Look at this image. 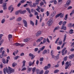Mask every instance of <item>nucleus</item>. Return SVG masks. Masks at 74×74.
<instances>
[{"mask_svg": "<svg viewBox=\"0 0 74 74\" xmlns=\"http://www.w3.org/2000/svg\"><path fill=\"white\" fill-rule=\"evenodd\" d=\"M8 69L7 67L6 68V72L7 73H14L15 71V69H13L12 68H11L10 67H8Z\"/></svg>", "mask_w": 74, "mask_h": 74, "instance_id": "obj_1", "label": "nucleus"}, {"mask_svg": "<svg viewBox=\"0 0 74 74\" xmlns=\"http://www.w3.org/2000/svg\"><path fill=\"white\" fill-rule=\"evenodd\" d=\"M71 61H69V62L68 61L67 62L65 63V69L66 70V69H67L68 68H69V66H71Z\"/></svg>", "mask_w": 74, "mask_h": 74, "instance_id": "obj_2", "label": "nucleus"}, {"mask_svg": "<svg viewBox=\"0 0 74 74\" xmlns=\"http://www.w3.org/2000/svg\"><path fill=\"white\" fill-rule=\"evenodd\" d=\"M52 23H53V21L52 19H50L47 23V25H48L49 26L52 25Z\"/></svg>", "mask_w": 74, "mask_h": 74, "instance_id": "obj_3", "label": "nucleus"}, {"mask_svg": "<svg viewBox=\"0 0 74 74\" xmlns=\"http://www.w3.org/2000/svg\"><path fill=\"white\" fill-rule=\"evenodd\" d=\"M56 12L55 11H54L52 12L51 14V15L50 16V18H53L55 15L56 14Z\"/></svg>", "mask_w": 74, "mask_h": 74, "instance_id": "obj_4", "label": "nucleus"}, {"mask_svg": "<svg viewBox=\"0 0 74 74\" xmlns=\"http://www.w3.org/2000/svg\"><path fill=\"white\" fill-rule=\"evenodd\" d=\"M35 62V60H34L33 62L32 63V62L31 61H30L29 62V66H31L32 65V66H33L34 65V62Z\"/></svg>", "mask_w": 74, "mask_h": 74, "instance_id": "obj_5", "label": "nucleus"}, {"mask_svg": "<svg viewBox=\"0 0 74 74\" xmlns=\"http://www.w3.org/2000/svg\"><path fill=\"white\" fill-rule=\"evenodd\" d=\"M14 8L12 7V5H10L9 7L8 8L9 10H11L10 11V12H12V11H14Z\"/></svg>", "mask_w": 74, "mask_h": 74, "instance_id": "obj_6", "label": "nucleus"}, {"mask_svg": "<svg viewBox=\"0 0 74 74\" xmlns=\"http://www.w3.org/2000/svg\"><path fill=\"white\" fill-rule=\"evenodd\" d=\"M45 46H43L42 48H40V50H38V53H40L41 51H43V50H44V49L45 48Z\"/></svg>", "mask_w": 74, "mask_h": 74, "instance_id": "obj_7", "label": "nucleus"}, {"mask_svg": "<svg viewBox=\"0 0 74 74\" xmlns=\"http://www.w3.org/2000/svg\"><path fill=\"white\" fill-rule=\"evenodd\" d=\"M43 37H40V38H39V39H38L36 41V42H40L41 41H42V40H43Z\"/></svg>", "mask_w": 74, "mask_h": 74, "instance_id": "obj_8", "label": "nucleus"}, {"mask_svg": "<svg viewBox=\"0 0 74 74\" xmlns=\"http://www.w3.org/2000/svg\"><path fill=\"white\" fill-rule=\"evenodd\" d=\"M41 34V31H38L36 34V37H38L39 36H40V34Z\"/></svg>", "mask_w": 74, "mask_h": 74, "instance_id": "obj_9", "label": "nucleus"}, {"mask_svg": "<svg viewBox=\"0 0 74 74\" xmlns=\"http://www.w3.org/2000/svg\"><path fill=\"white\" fill-rule=\"evenodd\" d=\"M26 12V10L22 11V10H20V14H25Z\"/></svg>", "mask_w": 74, "mask_h": 74, "instance_id": "obj_10", "label": "nucleus"}, {"mask_svg": "<svg viewBox=\"0 0 74 74\" xmlns=\"http://www.w3.org/2000/svg\"><path fill=\"white\" fill-rule=\"evenodd\" d=\"M12 36L11 34H9L8 35V40L9 41H10L11 39L12 38Z\"/></svg>", "mask_w": 74, "mask_h": 74, "instance_id": "obj_11", "label": "nucleus"}, {"mask_svg": "<svg viewBox=\"0 0 74 74\" xmlns=\"http://www.w3.org/2000/svg\"><path fill=\"white\" fill-rule=\"evenodd\" d=\"M59 29V26L55 28L53 30V33H55L56 30H58Z\"/></svg>", "mask_w": 74, "mask_h": 74, "instance_id": "obj_12", "label": "nucleus"}, {"mask_svg": "<svg viewBox=\"0 0 74 74\" xmlns=\"http://www.w3.org/2000/svg\"><path fill=\"white\" fill-rule=\"evenodd\" d=\"M27 70V68H26V66H22V71H24L25 70Z\"/></svg>", "mask_w": 74, "mask_h": 74, "instance_id": "obj_13", "label": "nucleus"}, {"mask_svg": "<svg viewBox=\"0 0 74 74\" xmlns=\"http://www.w3.org/2000/svg\"><path fill=\"white\" fill-rule=\"evenodd\" d=\"M66 48L65 47L64 48V49L62 50V51L61 52V53H62V55H64V52L65 51V50H66Z\"/></svg>", "mask_w": 74, "mask_h": 74, "instance_id": "obj_14", "label": "nucleus"}, {"mask_svg": "<svg viewBox=\"0 0 74 74\" xmlns=\"http://www.w3.org/2000/svg\"><path fill=\"white\" fill-rule=\"evenodd\" d=\"M39 4L38 2H36V3H34L33 4V7H35L36 6V5H38Z\"/></svg>", "mask_w": 74, "mask_h": 74, "instance_id": "obj_15", "label": "nucleus"}, {"mask_svg": "<svg viewBox=\"0 0 74 74\" xmlns=\"http://www.w3.org/2000/svg\"><path fill=\"white\" fill-rule=\"evenodd\" d=\"M20 13L21 14V10H19L18 11H16L15 13V15H18V14Z\"/></svg>", "mask_w": 74, "mask_h": 74, "instance_id": "obj_16", "label": "nucleus"}, {"mask_svg": "<svg viewBox=\"0 0 74 74\" xmlns=\"http://www.w3.org/2000/svg\"><path fill=\"white\" fill-rule=\"evenodd\" d=\"M69 59H72V58H73V57H74V54H71V55L69 56Z\"/></svg>", "mask_w": 74, "mask_h": 74, "instance_id": "obj_17", "label": "nucleus"}, {"mask_svg": "<svg viewBox=\"0 0 74 74\" xmlns=\"http://www.w3.org/2000/svg\"><path fill=\"white\" fill-rule=\"evenodd\" d=\"M61 30H66V27H64V25H62L61 28Z\"/></svg>", "mask_w": 74, "mask_h": 74, "instance_id": "obj_18", "label": "nucleus"}, {"mask_svg": "<svg viewBox=\"0 0 74 74\" xmlns=\"http://www.w3.org/2000/svg\"><path fill=\"white\" fill-rule=\"evenodd\" d=\"M71 3V0H68L66 3V5H69Z\"/></svg>", "mask_w": 74, "mask_h": 74, "instance_id": "obj_19", "label": "nucleus"}, {"mask_svg": "<svg viewBox=\"0 0 74 74\" xmlns=\"http://www.w3.org/2000/svg\"><path fill=\"white\" fill-rule=\"evenodd\" d=\"M22 20V18L21 17H18V18L16 20V21L19 22V21H21Z\"/></svg>", "mask_w": 74, "mask_h": 74, "instance_id": "obj_20", "label": "nucleus"}, {"mask_svg": "<svg viewBox=\"0 0 74 74\" xmlns=\"http://www.w3.org/2000/svg\"><path fill=\"white\" fill-rule=\"evenodd\" d=\"M58 5H60L62 4V0H58Z\"/></svg>", "mask_w": 74, "mask_h": 74, "instance_id": "obj_21", "label": "nucleus"}, {"mask_svg": "<svg viewBox=\"0 0 74 74\" xmlns=\"http://www.w3.org/2000/svg\"><path fill=\"white\" fill-rule=\"evenodd\" d=\"M38 8L36 9V11H38V12H40V7L38 6Z\"/></svg>", "mask_w": 74, "mask_h": 74, "instance_id": "obj_22", "label": "nucleus"}, {"mask_svg": "<svg viewBox=\"0 0 74 74\" xmlns=\"http://www.w3.org/2000/svg\"><path fill=\"white\" fill-rule=\"evenodd\" d=\"M73 31H74V30H73V29H71L70 30V31L69 32V34H73V33H74V32H73Z\"/></svg>", "mask_w": 74, "mask_h": 74, "instance_id": "obj_23", "label": "nucleus"}, {"mask_svg": "<svg viewBox=\"0 0 74 74\" xmlns=\"http://www.w3.org/2000/svg\"><path fill=\"white\" fill-rule=\"evenodd\" d=\"M30 40L29 38H27L25 39L24 40V42H28Z\"/></svg>", "mask_w": 74, "mask_h": 74, "instance_id": "obj_24", "label": "nucleus"}, {"mask_svg": "<svg viewBox=\"0 0 74 74\" xmlns=\"http://www.w3.org/2000/svg\"><path fill=\"white\" fill-rule=\"evenodd\" d=\"M17 65V64L15 62L13 63L12 64V66L13 67H14Z\"/></svg>", "mask_w": 74, "mask_h": 74, "instance_id": "obj_25", "label": "nucleus"}, {"mask_svg": "<svg viewBox=\"0 0 74 74\" xmlns=\"http://www.w3.org/2000/svg\"><path fill=\"white\" fill-rule=\"evenodd\" d=\"M62 13H60L57 14L56 16V18H57L58 17H59L61 15H62Z\"/></svg>", "mask_w": 74, "mask_h": 74, "instance_id": "obj_26", "label": "nucleus"}, {"mask_svg": "<svg viewBox=\"0 0 74 74\" xmlns=\"http://www.w3.org/2000/svg\"><path fill=\"white\" fill-rule=\"evenodd\" d=\"M23 66H25V63H26V61L25 60H24L22 62Z\"/></svg>", "mask_w": 74, "mask_h": 74, "instance_id": "obj_27", "label": "nucleus"}, {"mask_svg": "<svg viewBox=\"0 0 74 74\" xmlns=\"http://www.w3.org/2000/svg\"><path fill=\"white\" fill-rule=\"evenodd\" d=\"M66 37H67V36H66V34H65L64 36V40L63 41V42H65V41H66Z\"/></svg>", "mask_w": 74, "mask_h": 74, "instance_id": "obj_28", "label": "nucleus"}, {"mask_svg": "<svg viewBox=\"0 0 74 74\" xmlns=\"http://www.w3.org/2000/svg\"><path fill=\"white\" fill-rule=\"evenodd\" d=\"M26 10L27 11L29 12V13H30L31 12H30V8H27L26 9Z\"/></svg>", "mask_w": 74, "mask_h": 74, "instance_id": "obj_29", "label": "nucleus"}, {"mask_svg": "<svg viewBox=\"0 0 74 74\" xmlns=\"http://www.w3.org/2000/svg\"><path fill=\"white\" fill-rule=\"evenodd\" d=\"M74 13V10H72V12H71L70 14V15L71 16H72V15H73Z\"/></svg>", "mask_w": 74, "mask_h": 74, "instance_id": "obj_30", "label": "nucleus"}, {"mask_svg": "<svg viewBox=\"0 0 74 74\" xmlns=\"http://www.w3.org/2000/svg\"><path fill=\"white\" fill-rule=\"evenodd\" d=\"M36 73L37 74H39L40 72V70L39 69H37L36 70Z\"/></svg>", "mask_w": 74, "mask_h": 74, "instance_id": "obj_31", "label": "nucleus"}, {"mask_svg": "<svg viewBox=\"0 0 74 74\" xmlns=\"http://www.w3.org/2000/svg\"><path fill=\"white\" fill-rule=\"evenodd\" d=\"M2 62L3 63H4V64H5V63H6V61H5V59L4 58L2 59Z\"/></svg>", "mask_w": 74, "mask_h": 74, "instance_id": "obj_32", "label": "nucleus"}, {"mask_svg": "<svg viewBox=\"0 0 74 74\" xmlns=\"http://www.w3.org/2000/svg\"><path fill=\"white\" fill-rule=\"evenodd\" d=\"M44 69L45 70H48V69H49L48 68L47 66H45L44 67Z\"/></svg>", "mask_w": 74, "mask_h": 74, "instance_id": "obj_33", "label": "nucleus"}, {"mask_svg": "<svg viewBox=\"0 0 74 74\" xmlns=\"http://www.w3.org/2000/svg\"><path fill=\"white\" fill-rule=\"evenodd\" d=\"M27 69H28L27 71H27V72L29 73V72H30V71H31L32 70V68H27Z\"/></svg>", "mask_w": 74, "mask_h": 74, "instance_id": "obj_34", "label": "nucleus"}, {"mask_svg": "<svg viewBox=\"0 0 74 74\" xmlns=\"http://www.w3.org/2000/svg\"><path fill=\"white\" fill-rule=\"evenodd\" d=\"M5 19H3L1 21V23H2V24H3V23H4L5 22Z\"/></svg>", "mask_w": 74, "mask_h": 74, "instance_id": "obj_35", "label": "nucleus"}, {"mask_svg": "<svg viewBox=\"0 0 74 74\" xmlns=\"http://www.w3.org/2000/svg\"><path fill=\"white\" fill-rule=\"evenodd\" d=\"M4 49V47H2L0 48V53H2L3 51V50Z\"/></svg>", "mask_w": 74, "mask_h": 74, "instance_id": "obj_36", "label": "nucleus"}, {"mask_svg": "<svg viewBox=\"0 0 74 74\" xmlns=\"http://www.w3.org/2000/svg\"><path fill=\"white\" fill-rule=\"evenodd\" d=\"M68 26L69 27H74V26H73V25H72V23H71L69 24Z\"/></svg>", "mask_w": 74, "mask_h": 74, "instance_id": "obj_37", "label": "nucleus"}, {"mask_svg": "<svg viewBox=\"0 0 74 74\" xmlns=\"http://www.w3.org/2000/svg\"><path fill=\"white\" fill-rule=\"evenodd\" d=\"M18 58H19V56H16L15 57H13V58L14 59H15V60H16V59H17Z\"/></svg>", "mask_w": 74, "mask_h": 74, "instance_id": "obj_38", "label": "nucleus"}, {"mask_svg": "<svg viewBox=\"0 0 74 74\" xmlns=\"http://www.w3.org/2000/svg\"><path fill=\"white\" fill-rule=\"evenodd\" d=\"M2 54L1 55L2 56H4V53H5V51L3 50L2 52Z\"/></svg>", "mask_w": 74, "mask_h": 74, "instance_id": "obj_39", "label": "nucleus"}, {"mask_svg": "<svg viewBox=\"0 0 74 74\" xmlns=\"http://www.w3.org/2000/svg\"><path fill=\"white\" fill-rule=\"evenodd\" d=\"M15 46H20V45H21V44L19 43H16L14 44Z\"/></svg>", "mask_w": 74, "mask_h": 74, "instance_id": "obj_40", "label": "nucleus"}, {"mask_svg": "<svg viewBox=\"0 0 74 74\" xmlns=\"http://www.w3.org/2000/svg\"><path fill=\"white\" fill-rule=\"evenodd\" d=\"M59 71V70L57 69L54 71V73H58Z\"/></svg>", "mask_w": 74, "mask_h": 74, "instance_id": "obj_41", "label": "nucleus"}, {"mask_svg": "<svg viewBox=\"0 0 74 74\" xmlns=\"http://www.w3.org/2000/svg\"><path fill=\"white\" fill-rule=\"evenodd\" d=\"M49 71L48 70H46L44 73V74H48L49 73Z\"/></svg>", "mask_w": 74, "mask_h": 74, "instance_id": "obj_42", "label": "nucleus"}, {"mask_svg": "<svg viewBox=\"0 0 74 74\" xmlns=\"http://www.w3.org/2000/svg\"><path fill=\"white\" fill-rule=\"evenodd\" d=\"M51 64H48L47 66V67L48 69H50V68L51 67Z\"/></svg>", "mask_w": 74, "mask_h": 74, "instance_id": "obj_43", "label": "nucleus"}, {"mask_svg": "<svg viewBox=\"0 0 74 74\" xmlns=\"http://www.w3.org/2000/svg\"><path fill=\"white\" fill-rule=\"evenodd\" d=\"M68 15V14H66L65 16V17L64 18V20H65L66 21L67 19V16Z\"/></svg>", "mask_w": 74, "mask_h": 74, "instance_id": "obj_44", "label": "nucleus"}, {"mask_svg": "<svg viewBox=\"0 0 74 74\" xmlns=\"http://www.w3.org/2000/svg\"><path fill=\"white\" fill-rule=\"evenodd\" d=\"M24 45H25V44L23 43L20 44V46L21 47H23Z\"/></svg>", "mask_w": 74, "mask_h": 74, "instance_id": "obj_45", "label": "nucleus"}, {"mask_svg": "<svg viewBox=\"0 0 74 74\" xmlns=\"http://www.w3.org/2000/svg\"><path fill=\"white\" fill-rule=\"evenodd\" d=\"M26 1V0H23L21 1L20 3H24V2H25Z\"/></svg>", "mask_w": 74, "mask_h": 74, "instance_id": "obj_46", "label": "nucleus"}, {"mask_svg": "<svg viewBox=\"0 0 74 74\" xmlns=\"http://www.w3.org/2000/svg\"><path fill=\"white\" fill-rule=\"evenodd\" d=\"M3 36V34H0V41L1 40L2 37Z\"/></svg>", "mask_w": 74, "mask_h": 74, "instance_id": "obj_47", "label": "nucleus"}, {"mask_svg": "<svg viewBox=\"0 0 74 74\" xmlns=\"http://www.w3.org/2000/svg\"><path fill=\"white\" fill-rule=\"evenodd\" d=\"M46 14H47V16H48L49 15V11H47L46 12Z\"/></svg>", "mask_w": 74, "mask_h": 74, "instance_id": "obj_48", "label": "nucleus"}, {"mask_svg": "<svg viewBox=\"0 0 74 74\" xmlns=\"http://www.w3.org/2000/svg\"><path fill=\"white\" fill-rule=\"evenodd\" d=\"M23 23H24V24L27 23V22H26V20H23Z\"/></svg>", "mask_w": 74, "mask_h": 74, "instance_id": "obj_49", "label": "nucleus"}, {"mask_svg": "<svg viewBox=\"0 0 74 74\" xmlns=\"http://www.w3.org/2000/svg\"><path fill=\"white\" fill-rule=\"evenodd\" d=\"M47 51L46 50H45L43 52V54H45V53H47Z\"/></svg>", "mask_w": 74, "mask_h": 74, "instance_id": "obj_50", "label": "nucleus"}, {"mask_svg": "<svg viewBox=\"0 0 74 74\" xmlns=\"http://www.w3.org/2000/svg\"><path fill=\"white\" fill-rule=\"evenodd\" d=\"M4 42V40L3 39H2L1 40L0 42V44L1 45L2 44V43Z\"/></svg>", "mask_w": 74, "mask_h": 74, "instance_id": "obj_51", "label": "nucleus"}, {"mask_svg": "<svg viewBox=\"0 0 74 74\" xmlns=\"http://www.w3.org/2000/svg\"><path fill=\"white\" fill-rule=\"evenodd\" d=\"M44 60V58H40V62H42Z\"/></svg>", "mask_w": 74, "mask_h": 74, "instance_id": "obj_52", "label": "nucleus"}, {"mask_svg": "<svg viewBox=\"0 0 74 74\" xmlns=\"http://www.w3.org/2000/svg\"><path fill=\"white\" fill-rule=\"evenodd\" d=\"M44 73V71L43 70H42L40 71L39 74H42Z\"/></svg>", "mask_w": 74, "mask_h": 74, "instance_id": "obj_53", "label": "nucleus"}, {"mask_svg": "<svg viewBox=\"0 0 74 74\" xmlns=\"http://www.w3.org/2000/svg\"><path fill=\"white\" fill-rule=\"evenodd\" d=\"M59 58V56H55V60H58Z\"/></svg>", "mask_w": 74, "mask_h": 74, "instance_id": "obj_54", "label": "nucleus"}, {"mask_svg": "<svg viewBox=\"0 0 74 74\" xmlns=\"http://www.w3.org/2000/svg\"><path fill=\"white\" fill-rule=\"evenodd\" d=\"M59 40V38H58V39L56 40V41L55 42V44H57V43H58V42Z\"/></svg>", "mask_w": 74, "mask_h": 74, "instance_id": "obj_55", "label": "nucleus"}, {"mask_svg": "<svg viewBox=\"0 0 74 74\" xmlns=\"http://www.w3.org/2000/svg\"><path fill=\"white\" fill-rule=\"evenodd\" d=\"M44 10H45V9H43V8H41L40 9V11L42 12H43L44 11Z\"/></svg>", "mask_w": 74, "mask_h": 74, "instance_id": "obj_56", "label": "nucleus"}, {"mask_svg": "<svg viewBox=\"0 0 74 74\" xmlns=\"http://www.w3.org/2000/svg\"><path fill=\"white\" fill-rule=\"evenodd\" d=\"M46 39L44 38V39L43 41V43H44V44H45V42H46Z\"/></svg>", "mask_w": 74, "mask_h": 74, "instance_id": "obj_57", "label": "nucleus"}, {"mask_svg": "<svg viewBox=\"0 0 74 74\" xmlns=\"http://www.w3.org/2000/svg\"><path fill=\"white\" fill-rule=\"evenodd\" d=\"M29 14H30V15H29L30 17H32V16H33V14H32L31 13V12H30V13H29Z\"/></svg>", "mask_w": 74, "mask_h": 74, "instance_id": "obj_58", "label": "nucleus"}, {"mask_svg": "<svg viewBox=\"0 0 74 74\" xmlns=\"http://www.w3.org/2000/svg\"><path fill=\"white\" fill-rule=\"evenodd\" d=\"M53 1L54 4H57V1L56 0H54Z\"/></svg>", "mask_w": 74, "mask_h": 74, "instance_id": "obj_59", "label": "nucleus"}, {"mask_svg": "<svg viewBox=\"0 0 74 74\" xmlns=\"http://www.w3.org/2000/svg\"><path fill=\"white\" fill-rule=\"evenodd\" d=\"M40 6H42V5H44V3L43 2H41V3L40 4Z\"/></svg>", "mask_w": 74, "mask_h": 74, "instance_id": "obj_60", "label": "nucleus"}, {"mask_svg": "<svg viewBox=\"0 0 74 74\" xmlns=\"http://www.w3.org/2000/svg\"><path fill=\"white\" fill-rule=\"evenodd\" d=\"M6 5H7V3H5L3 5V7H6Z\"/></svg>", "mask_w": 74, "mask_h": 74, "instance_id": "obj_61", "label": "nucleus"}, {"mask_svg": "<svg viewBox=\"0 0 74 74\" xmlns=\"http://www.w3.org/2000/svg\"><path fill=\"white\" fill-rule=\"evenodd\" d=\"M31 24L32 25V26H34V23L32 21H30Z\"/></svg>", "mask_w": 74, "mask_h": 74, "instance_id": "obj_62", "label": "nucleus"}, {"mask_svg": "<svg viewBox=\"0 0 74 74\" xmlns=\"http://www.w3.org/2000/svg\"><path fill=\"white\" fill-rule=\"evenodd\" d=\"M67 56H66L64 58V61H66L67 60Z\"/></svg>", "mask_w": 74, "mask_h": 74, "instance_id": "obj_63", "label": "nucleus"}, {"mask_svg": "<svg viewBox=\"0 0 74 74\" xmlns=\"http://www.w3.org/2000/svg\"><path fill=\"white\" fill-rule=\"evenodd\" d=\"M62 22H63V21H61L59 23V25H61L62 24Z\"/></svg>", "mask_w": 74, "mask_h": 74, "instance_id": "obj_64", "label": "nucleus"}]
</instances>
